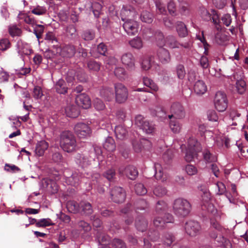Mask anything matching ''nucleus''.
Here are the masks:
<instances>
[{
    "mask_svg": "<svg viewBox=\"0 0 248 248\" xmlns=\"http://www.w3.org/2000/svg\"><path fill=\"white\" fill-rule=\"evenodd\" d=\"M60 144L62 149L67 153L75 151L77 148L75 136L69 131H64L60 135Z\"/></svg>",
    "mask_w": 248,
    "mask_h": 248,
    "instance_id": "nucleus-1",
    "label": "nucleus"
},
{
    "mask_svg": "<svg viewBox=\"0 0 248 248\" xmlns=\"http://www.w3.org/2000/svg\"><path fill=\"white\" fill-rule=\"evenodd\" d=\"M191 210V205L187 200L179 198L174 200L172 211L177 217H185L188 215Z\"/></svg>",
    "mask_w": 248,
    "mask_h": 248,
    "instance_id": "nucleus-2",
    "label": "nucleus"
},
{
    "mask_svg": "<svg viewBox=\"0 0 248 248\" xmlns=\"http://www.w3.org/2000/svg\"><path fill=\"white\" fill-rule=\"evenodd\" d=\"M202 150L200 143L194 138H190L187 141V147L186 150L185 159L187 162L194 160L197 154Z\"/></svg>",
    "mask_w": 248,
    "mask_h": 248,
    "instance_id": "nucleus-3",
    "label": "nucleus"
},
{
    "mask_svg": "<svg viewBox=\"0 0 248 248\" xmlns=\"http://www.w3.org/2000/svg\"><path fill=\"white\" fill-rule=\"evenodd\" d=\"M135 124L147 134H153L155 130V125L143 118L140 115L135 117Z\"/></svg>",
    "mask_w": 248,
    "mask_h": 248,
    "instance_id": "nucleus-4",
    "label": "nucleus"
},
{
    "mask_svg": "<svg viewBox=\"0 0 248 248\" xmlns=\"http://www.w3.org/2000/svg\"><path fill=\"white\" fill-rule=\"evenodd\" d=\"M228 103L226 94L224 92H217L214 98V105L217 110L220 112L224 111L227 108Z\"/></svg>",
    "mask_w": 248,
    "mask_h": 248,
    "instance_id": "nucleus-5",
    "label": "nucleus"
},
{
    "mask_svg": "<svg viewBox=\"0 0 248 248\" xmlns=\"http://www.w3.org/2000/svg\"><path fill=\"white\" fill-rule=\"evenodd\" d=\"M114 87L116 102L119 103L124 102L128 97V91L126 88L120 83L115 84Z\"/></svg>",
    "mask_w": 248,
    "mask_h": 248,
    "instance_id": "nucleus-6",
    "label": "nucleus"
},
{
    "mask_svg": "<svg viewBox=\"0 0 248 248\" xmlns=\"http://www.w3.org/2000/svg\"><path fill=\"white\" fill-rule=\"evenodd\" d=\"M165 45L171 48H179L180 46H182L185 48L189 49L192 46V43L189 41L180 43L177 41L174 36L169 35L166 38Z\"/></svg>",
    "mask_w": 248,
    "mask_h": 248,
    "instance_id": "nucleus-7",
    "label": "nucleus"
},
{
    "mask_svg": "<svg viewBox=\"0 0 248 248\" xmlns=\"http://www.w3.org/2000/svg\"><path fill=\"white\" fill-rule=\"evenodd\" d=\"M74 130L77 136L80 139L87 138L90 136L91 133L90 127L83 123L77 124L75 126Z\"/></svg>",
    "mask_w": 248,
    "mask_h": 248,
    "instance_id": "nucleus-8",
    "label": "nucleus"
},
{
    "mask_svg": "<svg viewBox=\"0 0 248 248\" xmlns=\"http://www.w3.org/2000/svg\"><path fill=\"white\" fill-rule=\"evenodd\" d=\"M110 195L113 201L117 203L123 202L126 197L124 190L119 186L113 188L110 191Z\"/></svg>",
    "mask_w": 248,
    "mask_h": 248,
    "instance_id": "nucleus-9",
    "label": "nucleus"
},
{
    "mask_svg": "<svg viewBox=\"0 0 248 248\" xmlns=\"http://www.w3.org/2000/svg\"><path fill=\"white\" fill-rule=\"evenodd\" d=\"M123 27L126 33L129 35H134L138 31L139 24L134 20L129 19L124 21Z\"/></svg>",
    "mask_w": 248,
    "mask_h": 248,
    "instance_id": "nucleus-10",
    "label": "nucleus"
},
{
    "mask_svg": "<svg viewBox=\"0 0 248 248\" xmlns=\"http://www.w3.org/2000/svg\"><path fill=\"white\" fill-rule=\"evenodd\" d=\"M120 16L121 19L123 21L126 20L129 17L135 18L137 16V13L135 9L130 5H124L121 10Z\"/></svg>",
    "mask_w": 248,
    "mask_h": 248,
    "instance_id": "nucleus-11",
    "label": "nucleus"
},
{
    "mask_svg": "<svg viewBox=\"0 0 248 248\" xmlns=\"http://www.w3.org/2000/svg\"><path fill=\"white\" fill-rule=\"evenodd\" d=\"M211 237L214 239L218 246H222L225 248H232L230 241L227 239L223 233H211Z\"/></svg>",
    "mask_w": 248,
    "mask_h": 248,
    "instance_id": "nucleus-12",
    "label": "nucleus"
},
{
    "mask_svg": "<svg viewBox=\"0 0 248 248\" xmlns=\"http://www.w3.org/2000/svg\"><path fill=\"white\" fill-rule=\"evenodd\" d=\"M170 112L174 114V117L182 119L185 116V112L182 105L179 103H174L171 106Z\"/></svg>",
    "mask_w": 248,
    "mask_h": 248,
    "instance_id": "nucleus-13",
    "label": "nucleus"
},
{
    "mask_svg": "<svg viewBox=\"0 0 248 248\" xmlns=\"http://www.w3.org/2000/svg\"><path fill=\"white\" fill-rule=\"evenodd\" d=\"M57 51L59 55L62 57L71 58L75 55L76 49L72 45H66L61 48L57 45Z\"/></svg>",
    "mask_w": 248,
    "mask_h": 248,
    "instance_id": "nucleus-14",
    "label": "nucleus"
},
{
    "mask_svg": "<svg viewBox=\"0 0 248 248\" xmlns=\"http://www.w3.org/2000/svg\"><path fill=\"white\" fill-rule=\"evenodd\" d=\"M119 171L120 174H124L131 180L135 179L138 175V170L133 166H128L125 169L123 167H121L119 169Z\"/></svg>",
    "mask_w": 248,
    "mask_h": 248,
    "instance_id": "nucleus-15",
    "label": "nucleus"
},
{
    "mask_svg": "<svg viewBox=\"0 0 248 248\" xmlns=\"http://www.w3.org/2000/svg\"><path fill=\"white\" fill-rule=\"evenodd\" d=\"M77 104L83 108L87 109L91 106V101L89 96L85 93L78 95L76 98Z\"/></svg>",
    "mask_w": 248,
    "mask_h": 248,
    "instance_id": "nucleus-16",
    "label": "nucleus"
},
{
    "mask_svg": "<svg viewBox=\"0 0 248 248\" xmlns=\"http://www.w3.org/2000/svg\"><path fill=\"white\" fill-rule=\"evenodd\" d=\"M132 144L134 151L137 153L141 151L142 148L148 149L151 146V142L146 139H142L140 141L134 140Z\"/></svg>",
    "mask_w": 248,
    "mask_h": 248,
    "instance_id": "nucleus-17",
    "label": "nucleus"
},
{
    "mask_svg": "<svg viewBox=\"0 0 248 248\" xmlns=\"http://www.w3.org/2000/svg\"><path fill=\"white\" fill-rule=\"evenodd\" d=\"M185 229L186 232H198L202 230V227L198 222L190 220L186 223Z\"/></svg>",
    "mask_w": 248,
    "mask_h": 248,
    "instance_id": "nucleus-18",
    "label": "nucleus"
},
{
    "mask_svg": "<svg viewBox=\"0 0 248 248\" xmlns=\"http://www.w3.org/2000/svg\"><path fill=\"white\" fill-rule=\"evenodd\" d=\"M75 161L77 165L84 168L90 164L91 159L86 154H78L75 157Z\"/></svg>",
    "mask_w": 248,
    "mask_h": 248,
    "instance_id": "nucleus-19",
    "label": "nucleus"
},
{
    "mask_svg": "<svg viewBox=\"0 0 248 248\" xmlns=\"http://www.w3.org/2000/svg\"><path fill=\"white\" fill-rule=\"evenodd\" d=\"M16 46L18 53L21 55H29L31 53L29 45L22 40H18L17 42Z\"/></svg>",
    "mask_w": 248,
    "mask_h": 248,
    "instance_id": "nucleus-20",
    "label": "nucleus"
},
{
    "mask_svg": "<svg viewBox=\"0 0 248 248\" xmlns=\"http://www.w3.org/2000/svg\"><path fill=\"white\" fill-rule=\"evenodd\" d=\"M121 61L128 68H132L135 66V58L130 52L124 53L121 57Z\"/></svg>",
    "mask_w": 248,
    "mask_h": 248,
    "instance_id": "nucleus-21",
    "label": "nucleus"
},
{
    "mask_svg": "<svg viewBox=\"0 0 248 248\" xmlns=\"http://www.w3.org/2000/svg\"><path fill=\"white\" fill-rule=\"evenodd\" d=\"M147 222L143 216H139L136 218L135 226L138 231L141 232L146 231L147 228Z\"/></svg>",
    "mask_w": 248,
    "mask_h": 248,
    "instance_id": "nucleus-22",
    "label": "nucleus"
},
{
    "mask_svg": "<svg viewBox=\"0 0 248 248\" xmlns=\"http://www.w3.org/2000/svg\"><path fill=\"white\" fill-rule=\"evenodd\" d=\"M80 211L85 216H89L93 212V209L91 204L86 201H81L80 202Z\"/></svg>",
    "mask_w": 248,
    "mask_h": 248,
    "instance_id": "nucleus-23",
    "label": "nucleus"
},
{
    "mask_svg": "<svg viewBox=\"0 0 248 248\" xmlns=\"http://www.w3.org/2000/svg\"><path fill=\"white\" fill-rule=\"evenodd\" d=\"M48 147V144L45 140H43L38 142L35 150L36 155L39 156H42Z\"/></svg>",
    "mask_w": 248,
    "mask_h": 248,
    "instance_id": "nucleus-24",
    "label": "nucleus"
},
{
    "mask_svg": "<svg viewBox=\"0 0 248 248\" xmlns=\"http://www.w3.org/2000/svg\"><path fill=\"white\" fill-rule=\"evenodd\" d=\"M91 179H92L91 185H94V188H97L99 192L103 193L104 189L101 187H99V186L102 183L100 174L98 173H94L91 175Z\"/></svg>",
    "mask_w": 248,
    "mask_h": 248,
    "instance_id": "nucleus-25",
    "label": "nucleus"
},
{
    "mask_svg": "<svg viewBox=\"0 0 248 248\" xmlns=\"http://www.w3.org/2000/svg\"><path fill=\"white\" fill-rule=\"evenodd\" d=\"M100 96L108 101L112 100L114 98L113 90L108 87L102 88L100 91Z\"/></svg>",
    "mask_w": 248,
    "mask_h": 248,
    "instance_id": "nucleus-26",
    "label": "nucleus"
},
{
    "mask_svg": "<svg viewBox=\"0 0 248 248\" xmlns=\"http://www.w3.org/2000/svg\"><path fill=\"white\" fill-rule=\"evenodd\" d=\"M194 90L197 94H203L207 91V86L202 80H199L194 84Z\"/></svg>",
    "mask_w": 248,
    "mask_h": 248,
    "instance_id": "nucleus-27",
    "label": "nucleus"
},
{
    "mask_svg": "<svg viewBox=\"0 0 248 248\" xmlns=\"http://www.w3.org/2000/svg\"><path fill=\"white\" fill-rule=\"evenodd\" d=\"M157 56L159 61L163 63H166L170 61V55L169 51L166 49H160L158 51Z\"/></svg>",
    "mask_w": 248,
    "mask_h": 248,
    "instance_id": "nucleus-28",
    "label": "nucleus"
},
{
    "mask_svg": "<svg viewBox=\"0 0 248 248\" xmlns=\"http://www.w3.org/2000/svg\"><path fill=\"white\" fill-rule=\"evenodd\" d=\"M154 169L155 171V176L156 179L162 180V181L166 180L167 177L165 175L163 169L159 163H155Z\"/></svg>",
    "mask_w": 248,
    "mask_h": 248,
    "instance_id": "nucleus-29",
    "label": "nucleus"
},
{
    "mask_svg": "<svg viewBox=\"0 0 248 248\" xmlns=\"http://www.w3.org/2000/svg\"><path fill=\"white\" fill-rule=\"evenodd\" d=\"M96 239L100 246L108 245L110 242V237L108 233H97Z\"/></svg>",
    "mask_w": 248,
    "mask_h": 248,
    "instance_id": "nucleus-30",
    "label": "nucleus"
},
{
    "mask_svg": "<svg viewBox=\"0 0 248 248\" xmlns=\"http://www.w3.org/2000/svg\"><path fill=\"white\" fill-rule=\"evenodd\" d=\"M66 207L68 210L73 213H78L80 212V203H78L74 201H68L66 203Z\"/></svg>",
    "mask_w": 248,
    "mask_h": 248,
    "instance_id": "nucleus-31",
    "label": "nucleus"
},
{
    "mask_svg": "<svg viewBox=\"0 0 248 248\" xmlns=\"http://www.w3.org/2000/svg\"><path fill=\"white\" fill-rule=\"evenodd\" d=\"M114 131L116 138L120 140L124 139L127 133V130L121 125L115 126Z\"/></svg>",
    "mask_w": 248,
    "mask_h": 248,
    "instance_id": "nucleus-32",
    "label": "nucleus"
},
{
    "mask_svg": "<svg viewBox=\"0 0 248 248\" xmlns=\"http://www.w3.org/2000/svg\"><path fill=\"white\" fill-rule=\"evenodd\" d=\"M65 113L67 116L70 118H76L79 115L77 107L74 105H69L65 108Z\"/></svg>",
    "mask_w": 248,
    "mask_h": 248,
    "instance_id": "nucleus-33",
    "label": "nucleus"
},
{
    "mask_svg": "<svg viewBox=\"0 0 248 248\" xmlns=\"http://www.w3.org/2000/svg\"><path fill=\"white\" fill-rule=\"evenodd\" d=\"M176 29L179 36L184 37L187 35V30L184 23L178 21L176 23Z\"/></svg>",
    "mask_w": 248,
    "mask_h": 248,
    "instance_id": "nucleus-34",
    "label": "nucleus"
},
{
    "mask_svg": "<svg viewBox=\"0 0 248 248\" xmlns=\"http://www.w3.org/2000/svg\"><path fill=\"white\" fill-rule=\"evenodd\" d=\"M104 149L108 152H113L115 150L116 146L113 139L108 137L103 144Z\"/></svg>",
    "mask_w": 248,
    "mask_h": 248,
    "instance_id": "nucleus-35",
    "label": "nucleus"
},
{
    "mask_svg": "<svg viewBox=\"0 0 248 248\" xmlns=\"http://www.w3.org/2000/svg\"><path fill=\"white\" fill-rule=\"evenodd\" d=\"M55 88L56 92L60 94H64L67 92V88L63 79H59L56 83Z\"/></svg>",
    "mask_w": 248,
    "mask_h": 248,
    "instance_id": "nucleus-36",
    "label": "nucleus"
},
{
    "mask_svg": "<svg viewBox=\"0 0 248 248\" xmlns=\"http://www.w3.org/2000/svg\"><path fill=\"white\" fill-rule=\"evenodd\" d=\"M102 2L100 0L94 1L92 3V8L93 12L96 17H98L99 16L102 7Z\"/></svg>",
    "mask_w": 248,
    "mask_h": 248,
    "instance_id": "nucleus-37",
    "label": "nucleus"
},
{
    "mask_svg": "<svg viewBox=\"0 0 248 248\" xmlns=\"http://www.w3.org/2000/svg\"><path fill=\"white\" fill-rule=\"evenodd\" d=\"M240 115L241 114L237 110L235 109L231 110L229 112V117L230 121H231V122H229V123L232 125H237V124L235 121L240 116Z\"/></svg>",
    "mask_w": 248,
    "mask_h": 248,
    "instance_id": "nucleus-38",
    "label": "nucleus"
},
{
    "mask_svg": "<svg viewBox=\"0 0 248 248\" xmlns=\"http://www.w3.org/2000/svg\"><path fill=\"white\" fill-rule=\"evenodd\" d=\"M57 55H59L57 51V45H53L52 49H46L44 53V57L46 59H51Z\"/></svg>",
    "mask_w": 248,
    "mask_h": 248,
    "instance_id": "nucleus-39",
    "label": "nucleus"
},
{
    "mask_svg": "<svg viewBox=\"0 0 248 248\" xmlns=\"http://www.w3.org/2000/svg\"><path fill=\"white\" fill-rule=\"evenodd\" d=\"M154 194L157 197H162L167 193L166 188L161 185H157L154 189Z\"/></svg>",
    "mask_w": 248,
    "mask_h": 248,
    "instance_id": "nucleus-40",
    "label": "nucleus"
},
{
    "mask_svg": "<svg viewBox=\"0 0 248 248\" xmlns=\"http://www.w3.org/2000/svg\"><path fill=\"white\" fill-rule=\"evenodd\" d=\"M130 46L134 48L140 49L143 46V43L140 38L139 37H135L131 40L129 42Z\"/></svg>",
    "mask_w": 248,
    "mask_h": 248,
    "instance_id": "nucleus-41",
    "label": "nucleus"
},
{
    "mask_svg": "<svg viewBox=\"0 0 248 248\" xmlns=\"http://www.w3.org/2000/svg\"><path fill=\"white\" fill-rule=\"evenodd\" d=\"M156 45L159 47H163L165 45L166 39H164L163 33L160 31L156 32L155 35Z\"/></svg>",
    "mask_w": 248,
    "mask_h": 248,
    "instance_id": "nucleus-42",
    "label": "nucleus"
},
{
    "mask_svg": "<svg viewBox=\"0 0 248 248\" xmlns=\"http://www.w3.org/2000/svg\"><path fill=\"white\" fill-rule=\"evenodd\" d=\"M36 226L39 227H45L49 226H55L52 220L48 218H42L36 222Z\"/></svg>",
    "mask_w": 248,
    "mask_h": 248,
    "instance_id": "nucleus-43",
    "label": "nucleus"
},
{
    "mask_svg": "<svg viewBox=\"0 0 248 248\" xmlns=\"http://www.w3.org/2000/svg\"><path fill=\"white\" fill-rule=\"evenodd\" d=\"M170 127L174 133H178L181 129V124L176 120H171L170 122Z\"/></svg>",
    "mask_w": 248,
    "mask_h": 248,
    "instance_id": "nucleus-44",
    "label": "nucleus"
},
{
    "mask_svg": "<svg viewBox=\"0 0 248 248\" xmlns=\"http://www.w3.org/2000/svg\"><path fill=\"white\" fill-rule=\"evenodd\" d=\"M135 191L137 195H144L147 192V188L142 183H138L135 185Z\"/></svg>",
    "mask_w": 248,
    "mask_h": 248,
    "instance_id": "nucleus-45",
    "label": "nucleus"
},
{
    "mask_svg": "<svg viewBox=\"0 0 248 248\" xmlns=\"http://www.w3.org/2000/svg\"><path fill=\"white\" fill-rule=\"evenodd\" d=\"M115 76L119 79H124L127 77L126 73L124 68L119 67H116L114 71Z\"/></svg>",
    "mask_w": 248,
    "mask_h": 248,
    "instance_id": "nucleus-46",
    "label": "nucleus"
},
{
    "mask_svg": "<svg viewBox=\"0 0 248 248\" xmlns=\"http://www.w3.org/2000/svg\"><path fill=\"white\" fill-rule=\"evenodd\" d=\"M203 158L206 163H214L217 160L216 155L211 154L208 151H204L203 153Z\"/></svg>",
    "mask_w": 248,
    "mask_h": 248,
    "instance_id": "nucleus-47",
    "label": "nucleus"
},
{
    "mask_svg": "<svg viewBox=\"0 0 248 248\" xmlns=\"http://www.w3.org/2000/svg\"><path fill=\"white\" fill-rule=\"evenodd\" d=\"M143 82L145 86L150 88L152 90L156 91L158 90L157 86L151 79L146 77H144L143 78Z\"/></svg>",
    "mask_w": 248,
    "mask_h": 248,
    "instance_id": "nucleus-48",
    "label": "nucleus"
},
{
    "mask_svg": "<svg viewBox=\"0 0 248 248\" xmlns=\"http://www.w3.org/2000/svg\"><path fill=\"white\" fill-rule=\"evenodd\" d=\"M78 227L80 231H84L85 232H88L91 230V225L84 220H81L78 223Z\"/></svg>",
    "mask_w": 248,
    "mask_h": 248,
    "instance_id": "nucleus-49",
    "label": "nucleus"
},
{
    "mask_svg": "<svg viewBox=\"0 0 248 248\" xmlns=\"http://www.w3.org/2000/svg\"><path fill=\"white\" fill-rule=\"evenodd\" d=\"M155 3L156 7L157 14L165 15L167 13V11L161 0H156Z\"/></svg>",
    "mask_w": 248,
    "mask_h": 248,
    "instance_id": "nucleus-50",
    "label": "nucleus"
},
{
    "mask_svg": "<svg viewBox=\"0 0 248 248\" xmlns=\"http://www.w3.org/2000/svg\"><path fill=\"white\" fill-rule=\"evenodd\" d=\"M87 66L89 69L92 71L98 72L100 69V64L94 60L89 61Z\"/></svg>",
    "mask_w": 248,
    "mask_h": 248,
    "instance_id": "nucleus-51",
    "label": "nucleus"
},
{
    "mask_svg": "<svg viewBox=\"0 0 248 248\" xmlns=\"http://www.w3.org/2000/svg\"><path fill=\"white\" fill-rule=\"evenodd\" d=\"M140 19L143 22L150 23L153 21V15L148 11H143L140 15Z\"/></svg>",
    "mask_w": 248,
    "mask_h": 248,
    "instance_id": "nucleus-52",
    "label": "nucleus"
},
{
    "mask_svg": "<svg viewBox=\"0 0 248 248\" xmlns=\"http://www.w3.org/2000/svg\"><path fill=\"white\" fill-rule=\"evenodd\" d=\"M45 183L46 184V186L48 189H51V192L52 193H55L58 190V186L54 181H51L48 180H44Z\"/></svg>",
    "mask_w": 248,
    "mask_h": 248,
    "instance_id": "nucleus-53",
    "label": "nucleus"
},
{
    "mask_svg": "<svg viewBox=\"0 0 248 248\" xmlns=\"http://www.w3.org/2000/svg\"><path fill=\"white\" fill-rule=\"evenodd\" d=\"M45 40L47 41L48 44H53L54 45H58V40L53 33L51 32H48L46 34L45 37Z\"/></svg>",
    "mask_w": 248,
    "mask_h": 248,
    "instance_id": "nucleus-54",
    "label": "nucleus"
},
{
    "mask_svg": "<svg viewBox=\"0 0 248 248\" xmlns=\"http://www.w3.org/2000/svg\"><path fill=\"white\" fill-rule=\"evenodd\" d=\"M46 10L45 7L37 5L31 10V13L37 16H41L46 13Z\"/></svg>",
    "mask_w": 248,
    "mask_h": 248,
    "instance_id": "nucleus-55",
    "label": "nucleus"
},
{
    "mask_svg": "<svg viewBox=\"0 0 248 248\" xmlns=\"http://www.w3.org/2000/svg\"><path fill=\"white\" fill-rule=\"evenodd\" d=\"M11 47V43L7 38L0 40V50L5 51Z\"/></svg>",
    "mask_w": 248,
    "mask_h": 248,
    "instance_id": "nucleus-56",
    "label": "nucleus"
},
{
    "mask_svg": "<svg viewBox=\"0 0 248 248\" xmlns=\"http://www.w3.org/2000/svg\"><path fill=\"white\" fill-rule=\"evenodd\" d=\"M32 95L34 99H41L43 95L42 89L39 86H35L32 92Z\"/></svg>",
    "mask_w": 248,
    "mask_h": 248,
    "instance_id": "nucleus-57",
    "label": "nucleus"
},
{
    "mask_svg": "<svg viewBox=\"0 0 248 248\" xmlns=\"http://www.w3.org/2000/svg\"><path fill=\"white\" fill-rule=\"evenodd\" d=\"M112 243L114 248H126L125 243L121 239L115 238Z\"/></svg>",
    "mask_w": 248,
    "mask_h": 248,
    "instance_id": "nucleus-58",
    "label": "nucleus"
},
{
    "mask_svg": "<svg viewBox=\"0 0 248 248\" xmlns=\"http://www.w3.org/2000/svg\"><path fill=\"white\" fill-rule=\"evenodd\" d=\"M95 33L92 30L85 31L82 34V38L86 41H90L94 39Z\"/></svg>",
    "mask_w": 248,
    "mask_h": 248,
    "instance_id": "nucleus-59",
    "label": "nucleus"
},
{
    "mask_svg": "<svg viewBox=\"0 0 248 248\" xmlns=\"http://www.w3.org/2000/svg\"><path fill=\"white\" fill-rule=\"evenodd\" d=\"M152 58H144L141 62V67L144 70H147L151 67Z\"/></svg>",
    "mask_w": 248,
    "mask_h": 248,
    "instance_id": "nucleus-60",
    "label": "nucleus"
},
{
    "mask_svg": "<svg viewBox=\"0 0 248 248\" xmlns=\"http://www.w3.org/2000/svg\"><path fill=\"white\" fill-rule=\"evenodd\" d=\"M236 88L238 93L242 94L245 91L246 83L243 80H239L236 82Z\"/></svg>",
    "mask_w": 248,
    "mask_h": 248,
    "instance_id": "nucleus-61",
    "label": "nucleus"
},
{
    "mask_svg": "<svg viewBox=\"0 0 248 248\" xmlns=\"http://www.w3.org/2000/svg\"><path fill=\"white\" fill-rule=\"evenodd\" d=\"M176 73L179 78L183 79L184 78L186 72L184 66L183 65L179 64L176 67Z\"/></svg>",
    "mask_w": 248,
    "mask_h": 248,
    "instance_id": "nucleus-62",
    "label": "nucleus"
},
{
    "mask_svg": "<svg viewBox=\"0 0 248 248\" xmlns=\"http://www.w3.org/2000/svg\"><path fill=\"white\" fill-rule=\"evenodd\" d=\"M216 186L217 188V194L218 195H223L226 191L225 185L221 182H217L216 184Z\"/></svg>",
    "mask_w": 248,
    "mask_h": 248,
    "instance_id": "nucleus-63",
    "label": "nucleus"
},
{
    "mask_svg": "<svg viewBox=\"0 0 248 248\" xmlns=\"http://www.w3.org/2000/svg\"><path fill=\"white\" fill-rule=\"evenodd\" d=\"M9 31L12 36H19L21 33V30L16 26L10 27Z\"/></svg>",
    "mask_w": 248,
    "mask_h": 248,
    "instance_id": "nucleus-64",
    "label": "nucleus"
}]
</instances>
